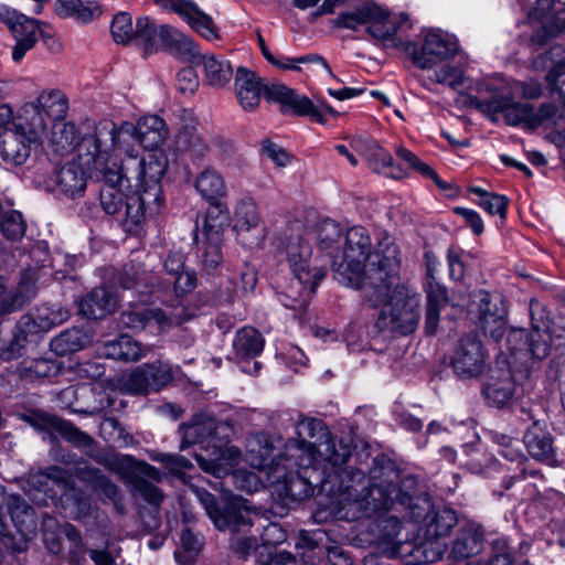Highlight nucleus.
<instances>
[{"label":"nucleus","instance_id":"dca6fc26","mask_svg":"<svg viewBox=\"0 0 565 565\" xmlns=\"http://www.w3.org/2000/svg\"><path fill=\"white\" fill-rule=\"evenodd\" d=\"M320 465L302 468L295 463V459L284 466L274 468V477L268 481L280 487L284 494L291 500L300 501L311 497L315 492L312 473Z\"/></svg>","mask_w":565,"mask_h":565},{"label":"nucleus","instance_id":"9d476101","mask_svg":"<svg viewBox=\"0 0 565 565\" xmlns=\"http://www.w3.org/2000/svg\"><path fill=\"white\" fill-rule=\"evenodd\" d=\"M70 318V311L61 305H42L23 315L15 326L13 340L8 347V355L15 359L22 355L28 338L47 332L64 323Z\"/></svg>","mask_w":565,"mask_h":565},{"label":"nucleus","instance_id":"5701e85b","mask_svg":"<svg viewBox=\"0 0 565 565\" xmlns=\"http://www.w3.org/2000/svg\"><path fill=\"white\" fill-rule=\"evenodd\" d=\"M478 307V327L484 337L499 342L507 332V310L493 303L488 292L480 294Z\"/></svg>","mask_w":565,"mask_h":565},{"label":"nucleus","instance_id":"393cba45","mask_svg":"<svg viewBox=\"0 0 565 565\" xmlns=\"http://www.w3.org/2000/svg\"><path fill=\"white\" fill-rule=\"evenodd\" d=\"M194 188L200 196L212 206L207 216L213 215L214 211L217 214H227L225 205L221 203V199L226 194V185L216 170L207 168L199 173L194 181Z\"/></svg>","mask_w":565,"mask_h":565},{"label":"nucleus","instance_id":"e2e57ef3","mask_svg":"<svg viewBox=\"0 0 565 565\" xmlns=\"http://www.w3.org/2000/svg\"><path fill=\"white\" fill-rule=\"evenodd\" d=\"M186 23L201 36L204 39L212 41L218 38L217 29L212 20V18L205 14L202 10L198 12V14L191 17Z\"/></svg>","mask_w":565,"mask_h":565},{"label":"nucleus","instance_id":"c85d7f7f","mask_svg":"<svg viewBox=\"0 0 565 565\" xmlns=\"http://www.w3.org/2000/svg\"><path fill=\"white\" fill-rule=\"evenodd\" d=\"M483 530L481 525L468 522L461 525L452 543L450 556L455 561H463L479 554L483 548Z\"/></svg>","mask_w":565,"mask_h":565},{"label":"nucleus","instance_id":"a18cd8bd","mask_svg":"<svg viewBox=\"0 0 565 565\" xmlns=\"http://www.w3.org/2000/svg\"><path fill=\"white\" fill-rule=\"evenodd\" d=\"M180 430L182 433L181 449L199 444L207 443L206 448H210L211 441V417L202 420H194L188 425H181ZM209 451V449H206Z\"/></svg>","mask_w":565,"mask_h":565},{"label":"nucleus","instance_id":"7c9ffc66","mask_svg":"<svg viewBox=\"0 0 565 565\" xmlns=\"http://www.w3.org/2000/svg\"><path fill=\"white\" fill-rule=\"evenodd\" d=\"M98 350L99 353L107 359L122 362H137L146 356L149 348L142 347L141 343L130 335L120 334L113 340L104 341Z\"/></svg>","mask_w":565,"mask_h":565},{"label":"nucleus","instance_id":"de8ad7c7","mask_svg":"<svg viewBox=\"0 0 565 565\" xmlns=\"http://www.w3.org/2000/svg\"><path fill=\"white\" fill-rule=\"evenodd\" d=\"M36 278L32 270H25L21 274L15 290L10 291V296L14 300V311L29 303L36 294Z\"/></svg>","mask_w":565,"mask_h":565},{"label":"nucleus","instance_id":"8fccbe9b","mask_svg":"<svg viewBox=\"0 0 565 565\" xmlns=\"http://www.w3.org/2000/svg\"><path fill=\"white\" fill-rule=\"evenodd\" d=\"M457 524V515L451 509H443L435 513L431 521L427 524V535L430 539L438 540L447 536L451 529Z\"/></svg>","mask_w":565,"mask_h":565},{"label":"nucleus","instance_id":"2f4dec72","mask_svg":"<svg viewBox=\"0 0 565 565\" xmlns=\"http://www.w3.org/2000/svg\"><path fill=\"white\" fill-rule=\"evenodd\" d=\"M161 201L153 202V196L145 192H134L125 198L124 225L128 232L136 231L146 217L147 211L150 214L158 213Z\"/></svg>","mask_w":565,"mask_h":565},{"label":"nucleus","instance_id":"4be33fe9","mask_svg":"<svg viewBox=\"0 0 565 565\" xmlns=\"http://www.w3.org/2000/svg\"><path fill=\"white\" fill-rule=\"evenodd\" d=\"M23 106L34 108V113L43 121V135L46 136L51 122L66 118L68 98L61 89H47L43 90L35 102L26 103Z\"/></svg>","mask_w":565,"mask_h":565},{"label":"nucleus","instance_id":"58836bf2","mask_svg":"<svg viewBox=\"0 0 565 565\" xmlns=\"http://www.w3.org/2000/svg\"><path fill=\"white\" fill-rule=\"evenodd\" d=\"M366 32L375 40L391 41L394 39L399 23L392 20L390 13L375 3H371Z\"/></svg>","mask_w":565,"mask_h":565},{"label":"nucleus","instance_id":"f257e3e1","mask_svg":"<svg viewBox=\"0 0 565 565\" xmlns=\"http://www.w3.org/2000/svg\"><path fill=\"white\" fill-rule=\"evenodd\" d=\"M399 267V249L392 237L385 236L372 253L371 237L363 226L347 231L341 259L332 262L334 278L344 286L361 289L373 308L387 298Z\"/></svg>","mask_w":565,"mask_h":565},{"label":"nucleus","instance_id":"a211bd4d","mask_svg":"<svg viewBox=\"0 0 565 565\" xmlns=\"http://www.w3.org/2000/svg\"><path fill=\"white\" fill-rule=\"evenodd\" d=\"M471 104L493 121H497L498 114H502L508 125L525 124L531 127V104L512 102L510 97L499 93L493 94L488 99L475 98Z\"/></svg>","mask_w":565,"mask_h":565},{"label":"nucleus","instance_id":"cd10ccee","mask_svg":"<svg viewBox=\"0 0 565 565\" xmlns=\"http://www.w3.org/2000/svg\"><path fill=\"white\" fill-rule=\"evenodd\" d=\"M81 162L72 160L61 167L54 174L53 181L56 190L68 198L82 195L86 189V173L84 159Z\"/></svg>","mask_w":565,"mask_h":565},{"label":"nucleus","instance_id":"4d7b16f0","mask_svg":"<svg viewBox=\"0 0 565 565\" xmlns=\"http://www.w3.org/2000/svg\"><path fill=\"white\" fill-rule=\"evenodd\" d=\"M396 156L404 162L408 163L411 168L418 171L422 175L433 179L439 188L444 190L447 189L446 183L439 179L438 174L428 164L420 161L419 158L408 149L403 147L397 148Z\"/></svg>","mask_w":565,"mask_h":565},{"label":"nucleus","instance_id":"bb28decb","mask_svg":"<svg viewBox=\"0 0 565 565\" xmlns=\"http://www.w3.org/2000/svg\"><path fill=\"white\" fill-rule=\"evenodd\" d=\"M158 32L157 51L164 50L186 61L199 55L194 41L178 29L161 24Z\"/></svg>","mask_w":565,"mask_h":565},{"label":"nucleus","instance_id":"a878e982","mask_svg":"<svg viewBox=\"0 0 565 565\" xmlns=\"http://www.w3.org/2000/svg\"><path fill=\"white\" fill-rule=\"evenodd\" d=\"M115 281L124 289H136L141 294H151L158 286L157 275L145 264L135 260L124 265Z\"/></svg>","mask_w":565,"mask_h":565},{"label":"nucleus","instance_id":"3c124183","mask_svg":"<svg viewBox=\"0 0 565 565\" xmlns=\"http://www.w3.org/2000/svg\"><path fill=\"white\" fill-rule=\"evenodd\" d=\"M0 230L8 241H20L26 231V224L21 212L14 210L6 212L0 221Z\"/></svg>","mask_w":565,"mask_h":565},{"label":"nucleus","instance_id":"7ed1b4c3","mask_svg":"<svg viewBox=\"0 0 565 565\" xmlns=\"http://www.w3.org/2000/svg\"><path fill=\"white\" fill-rule=\"evenodd\" d=\"M262 93L268 102L279 103L285 114L309 116L311 120L320 124L326 122L327 114L337 115L334 109L324 103L315 105L307 96L299 95L280 83L265 85L256 73L238 67L235 75V94L242 108L246 111L255 110L260 103Z\"/></svg>","mask_w":565,"mask_h":565},{"label":"nucleus","instance_id":"c756f323","mask_svg":"<svg viewBox=\"0 0 565 565\" xmlns=\"http://www.w3.org/2000/svg\"><path fill=\"white\" fill-rule=\"evenodd\" d=\"M361 156L367 161L370 168L392 179H402L406 171L394 163L393 157L375 141H365L359 147Z\"/></svg>","mask_w":565,"mask_h":565},{"label":"nucleus","instance_id":"864d4df0","mask_svg":"<svg viewBox=\"0 0 565 565\" xmlns=\"http://www.w3.org/2000/svg\"><path fill=\"white\" fill-rule=\"evenodd\" d=\"M111 34L116 43H132L135 36V24L131 15L127 12H119L111 22Z\"/></svg>","mask_w":565,"mask_h":565},{"label":"nucleus","instance_id":"338daca9","mask_svg":"<svg viewBox=\"0 0 565 565\" xmlns=\"http://www.w3.org/2000/svg\"><path fill=\"white\" fill-rule=\"evenodd\" d=\"M509 200L507 196L497 194L494 192L486 195L484 199H479L478 204L486 212L491 215L498 214L501 218H504L507 215Z\"/></svg>","mask_w":565,"mask_h":565},{"label":"nucleus","instance_id":"1a4fd4ad","mask_svg":"<svg viewBox=\"0 0 565 565\" xmlns=\"http://www.w3.org/2000/svg\"><path fill=\"white\" fill-rule=\"evenodd\" d=\"M387 298L381 303L386 306L381 310L376 327L381 331L396 332L402 335L412 334L418 328L420 320V296L411 290L406 284H396Z\"/></svg>","mask_w":565,"mask_h":565},{"label":"nucleus","instance_id":"aec40b11","mask_svg":"<svg viewBox=\"0 0 565 565\" xmlns=\"http://www.w3.org/2000/svg\"><path fill=\"white\" fill-rule=\"evenodd\" d=\"M174 379L170 364L157 360L136 367L127 379L128 388L135 394L146 395L149 392H158L170 384Z\"/></svg>","mask_w":565,"mask_h":565},{"label":"nucleus","instance_id":"6ab92c4d","mask_svg":"<svg viewBox=\"0 0 565 565\" xmlns=\"http://www.w3.org/2000/svg\"><path fill=\"white\" fill-rule=\"evenodd\" d=\"M246 448V461L253 468L265 472L268 481L274 477V468L284 466L288 461L285 456V450L278 455H274L277 448L276 440L265 433L252 435L247 439Z\"/></svg>","mask_w":565,"mask_h":565},{"label":"nucleus","instance_id":"f704fd0d","mask_svg":"<svg viewBox=\"0 0 565 565\" xmlns=\"http://www.w3.org/2000/svg\"><path fill=\"white\" fill-rule=\"evenodd\" d=\"M523 443L532 458L545 463L555 461L553 437L537 423H533L523 436Z\"/></svg>","mask_w":565,"mask_h":565},{"label":"nucleus","instance_id":"774afa93","mask_svg":"<svg viewBox=\"0 0 565 565\" xmlns=\"http://www.w3.org/2000/svg\"><path fill=\"white\" fill-rule=\"evenodd\" d=\"M88 473L90 475L89 480L94 489L103 493L107 499L115 501L119 492L118 487L99 470H89Z\"/></svg>","mask_w":565,"mask_h":565},{"label":"nucleus","instance_id":"37998d69","mask_svg":"<svg viewBox=\"0 0 565 565\" xmlns=\"http://www.w3.org/2000/svg\"><path fill=\"white\" fill-rule=\"evenodd\" d=\"M203 66L207 83L213 87H224L233 76V67L227 60L215 55L203 56Z\"/></svg>","mask_w":565,"mask_h":565},{"label":"nucleus","instance_id":"412c9836","mask_svg":"<svg viewBox=\"0 0 565 565\" xmlns=\"http://www.w3.org/2000/svg\"><path fill=\"white\" fill-rule=\"evenodd\" d=\"M237 239L247 248H255L266 237L265 226L259 217L257 206L252 201L241 202L235 210Z\"/></svg>","mask_w":565,"mask_h":565},{"label":"nucleus","instance_id":"6e6552de","mask_svg":"<svg viewBox=\"0 0 565 565\" xmlns=\"http://www.w3.org/2000/svg\"><path fill=\"white\" fill-rule=\"evenodd\" d=\"M32 106H22L12 129L0 131V156L12 166L25 163L34 146L43 138V121Z\"/></svg>","mask_w":565,"mask_h":565},{"label":"nucleus","instance_id":"680f3d73","mask_svg":"<svg viewBox=\"0 0 565 565\" xmlns=\"http://www.w3.org/2000/svg\"><path fill=\"white\" fill-rule=\"evenodd\" d=\"M492 440L500 447L499 454L509 461H521L524 458L519 440L501 434L492 433Z\"/></svg>","mask_w":565,"mask_h":565},{"label":"nucleus","instance_id":"f8f14e48","mask_svg":"<svg viewBox=\"0 0 565 565\" xmlns=\"http://www.w3.org/2000/svg\"><path fill=\"white\" fill-rule=\"evenodd\" d=\"M541 309V303L536 300L530 302V316L532 318V330L527 331L523 328H512L507 337V344L513 355L524 353L535 360L545 359L551 352V335L546 330H542L536 323L543 320L541 315L535 318L536 311Z\"/></svg>","mask_w":565,"mask_h":565},{"label":"nucleus","instance_id":"0eeeda50","mask_svg":"<svg viewBox=\"0 0 565 565\" xmlns=\"http://www.w3.org/2000/svg\"><path fill=\"white\" fill-rule=\"evenodd\" d=\"M111 161L115 170L110 173V181H135L140 191L153 196V202L162 201L161 179L168 168V159L162 152L140 154L139 150L131 148L126 149L120 161L113 157Z\"/></svg>","mask_w":565,"mask_h":565},{"label":"nucleus","instance_id":"603ef678","mask_svg":"<svg viewBox=\"0 0 565 565\" xmlns=\"http://www.w3.org/2000/svg\"><path fill=\"white\" fill-rule=\"evenodd\" d=\"M221 478H225L226 484H232L237 490L244 491L246 493L256 492L262 487V481L258 479V477L255 473L244 469L230 472V467L227 466L226 473Z\"/></svg>","mask_w":565,"mask_h":565},{"label":"nucleus","instance_id":"473e14b6","mask_svg":"<svg viewBox=\"0 0 565 565\" xmlns=\"http://www.w3.org/2000/svg\"><path fill=\"white\" fill-rule=\"evenodd\" d=\"M117 307L116 295L106 287H96L79 301V311L88 319H103Z\"/></svg>","mask_w":565,"mask_h":565},{"label":"nucleus","instance_id":"49530a36","mask_svg":"<svg viewBox=\"0 0 565 565\" xmlns=\"http://www.w3.org/2000/svg\"><path fill=\"white\" fill-rule=\"evenodd\" d=\"M181 551L174 553L175 559L181 565H191L202 548L201 539L190 529H183L180 536Z\"/></svg>","mask_w":565,"mask_h":565},{"label":"nucleus","instance_id":"13d9d810","mask_svg":"<svg viewBox=\"0 0 565 565\" xmlns=\"http://www.w3.org/2000/svg\"><path fill=\"white\" fill-rule=\"evenodd\" d=\"M396 156L404 162L408 163L411 168L418 171L422 175L433 179L439 188L444 190L447 189L446 183L439 179L438 174L428 164L420 161L419 158L408 149L403 147L397 148Z\"/></svg>","mask_w":565,"mask_h":565},{"label":"nucleus","instance_id":"39448f33","mask_svg":"<svg viewBox=\"0 0 565 565\" xmlns=\"http://www.w3.org/2000/svg\"><path fill=\"white\" fill-rule=\"evenodd\" d=\"M168 129L164 120L156 115L140 118L137 125L125 121L119 127L111 120H102L94 127V135L87 136L82 142L84 150L97 147L111 151L129 149L130 141H137L145 149L159 148L166 140Z\"/></svg>","mask_w":565,"mask_h":565},{"label":"nucleus","instance_id":"f3484780","mask_svg":"<svg viewBox=\"0 0 565 565\" xmlns=\"http://www.w3.org/2000/svg\"><path fill=\"white\" fill-rule=\"evenodd\" d=\"M0 19L8 25L17 41L12 51V58L14 62H20L38 42L40 21L10 8L0 10Z\"/></svg>","mask_w":565,"mask_h":565},{"label":"nucleus","instance_id":"6e6d98bb","mask_svg":"<svg viewBox=\"0 0 565 565\" xmlns=\"http://www.w3.org/2000/svg\"><path fill=\"white\" fill-rule=\"evenodd\" d=\"M482 392L490 404L501 407L513 396V384L509 379L500 383H488Z\"/></svg>","mask_w":565,"mask_h":565},{"label":"nucleus","instance_id":"72a5a7b5","mask_svg":"<svg viewBox=\"0 0 565 565\" xmlns=\"http://www.w3.org/2000/svg\"><path fill=\"white\" fill-rule=\"evenodd\" d=\"M140 470L143 476H131L130 484L135 495H140L146 502L153 507H159L164 494L152 481H160L161 473L153 466L141 462Z\"/></svg>","mask_w":565,"mask_h":565},{"label":"nucleus","instance_id":"f03ea898","mask_svg":"<svg viewBox=\"0 0 565 565\" xmlns=\"http://www.w3.org/2000/svg\"><path fill=\"white\" fill-rule=\"evenodd\" d=\"M397 480L398 471L393 461L385 456H377L373 459L369 479L359 469L342 470L339 467L328 475L324 483L339 482L337 491L342 497L340 502L355 508L353 518L358 519L370 516L373 512L387 511L395 502L411 507V495L397 489Z\"/></svg>","mask_w":565,"mask_h":565},{"label":"nucleus","instance_id":"423d86ee","mask_svg":"<svg viewBox=\"0 0 565 565\" xmlns=\"http://www.w3.org/2000/svg\"><path fill=\"white\" fill-rule=\"evenodd\" d=\"M311 254V246L302 236L288 237L286 255L294 278L279 294V300L286 308L306 311L319 282L326 276L322 268L310 264Z\"/></svg>","mask_w":565,"mask_h":565},{"label":"nucleus","instance_id":"0e129e2a","mask_svg":"<svg viewBox=\"0 0 565 565\" xmlns=\"http://www.w3.org/2000/svg\"><path fill=\"white\" fill-rule=\"evenodd\" d=\"M546 81L548 82L552 93H557L559 99L565 102V63L557 61L553 67L546 74Z\"/></svg>","mask_w":565,"mask_h":565},{"label":"nucleus","instance_id":"69168bd1","mask_svg":"<svg viewBox=\"0 0 565 565\" xmlns=\"http://www.w3.org/2000/svg\"><path fill=\"white\" fill-rule=\"evenodd\" d=\"M431 79L438 84L456 88L462 85L463 74L458 67L444 65L439 70L435 71Z\"/></svg>","mask_w":565,"mask_h":565},{"label":"nucleus","instance_id":"b1692460","mask_svg":"<svg viewBox=\"0 0 565 565\" xmlns=\"http://www.w3.org/2000/svg\"><path fill=\"white\" fill-rule=\"evenodd\" d=\"M31 425L41 430H53L58 433L65 440L78 448H90L94 439L77 428L73 423L62 419L55 415H38L30 420Z\"/></svg>","mask_w":565,"mask_h":565},{"label":"nucleus","instance_id":"4c0bfd02","mask_svg":"<svg viewBox=\"0 0 565 565\" xmlns=\"http://www.w3.org/2000/svg\"><path fill=\"white\" fill-rule=\"evenodd\" d=\"M7 508L11 521L22 535L32 533L36 527L34 509L19 494L7 498Z\"/></svg>","mask_w":565,"mask_h":565},{"label":"nucleus","instance_id":"5fc2aeb1","mask_svg":"<svg viewBox=\"0 0 565 565\" xmlns=\"http://www.w3.org/2000/svg\"><path fill=\"white\" fill-rule=\"evenodd\" d=\"M342 231L340 225L333 220H322L317 226V242L321 250H330L338 243Z\"/></svg>","mask_w":565,"mask_h":565},{"label":"nucleus","instance_id":"4468645a","mask_svg":"<svg viewBox=\"0 0 565 565\" xmlns=\"http://www.w3.org/2000/svg\"><path fill=\"white\" fill-rule=\"evenodd\" d=\"M488 359L481 339L475 333H468L458 340L450 364L459 379H477L486 371Z\"/></svg>","mask_w":565,"mask_h":565},{"label":"nucleus","instance_id":"ea45409f","mask_svg":"<svg viewBox=\"0 0 565 565\" xmlns=\"http://www.w3.org/2000/svg\"><path fill=\"white\" fill-rule=\"evenodd\" d=\"M263 335L252 327H244L238 330L233 340V350L236 358L241 360L255 359L264 349Z\"/></svg>","mask_w":565,"mask_h":565},{"label":"nucleus","instance_id":"9b49d317","mask_svg":"<svg viewBox=\"0 0 565 565\" xmlns=\"http://www.w3.org/2000/svg\"><path fill=\"white\" fill-rule=\"evenodd\" d=\"M79 153L87 169L104 180L99 191V202L105 213L114 215L121 212L126 195L117 186L121 181H110V173L115 170L111 156L97 147L88 151L84 150L82 145Z\"/></svg>","mask_w":565,"mask_h":565},{"label":"nucleus","instance_id":"c9c22d12","mask_svg":"<svg viewBox=\"0 0 565 565\" xmlns=\"http://www.w3.org/2000/svg\"><path fill=\"white\" fill-rule=\"evenodd\" d=\"M213 523L222 531L230 530L233 532H242L253 525L249 511L241 500H233L223 504L214 516Z\"/></svg>","mask_w":565,"mask_h":565},{"label":"nucleus","instance_id":"ddd939ff","mask_svg":"<svg viewBox=\"0 0 565 565\" xmlns=\"http://www.w3.org/2000/svg\"><path fill=\"white\" fill-rule=\"evenodd\" d=\"M234 435L235 429L231 422L211 418L210 448L213 450L207 454V457L195 455V460L203 471L214 477H222L226 473L227 455L237 452L236 448L228 447Z\"/></svg>","mask_w":565,"mask_h":565},{"label":"nucleus","instance_id":"09e8293b","mask_svg":"<svg viewBox=\"0 0 565 565\" xmlns=\"http://www.w3.org/2000/svg\"><path fill=\"white\" fill-rule=\"evenodd\" d=\"M201 263L206 270H213L223 262L221 250V236L217 231H210L206 234V242L201 253Z\"/></svg>","mask_w":565,"mask_h":565},{"label":"nucleus","instance_id":"a19ab883","mask_svg":"<svg viewBox=\"0 0 565 565\" xmlns=\"http://www.w3.org/2000/svg\"><path fill=\"white\" fill-rule=\"evenodd\" d=\"M177 138L179 148L186 151L195 163H200L210 150L209 145L193 124L183 125Z\"/></svg>","mask_w":565,"mask_h":565},{"label":"nucleus","instance_id":"2eb2a0df","mask_svg":"<svg viewBox=\"0 0 565 565\" xmlns=\"http://www.w3.org/2000/svg\"><path fill=\"white\" fill-rule=\"evenodd\" d=\"M413 63L419 68L427 70L437 63L450 58L458 51L457 40L441 31H429L425 34L420 47L415 43H408L406 47Z\"/></svg>","mask_w":565,"mask_h":565},{"label":"nucleus","instance_id":"bf43d9fd","mask_svg":"<svg viewBox=\"0 0 565 565\" xmlns=\"http://www.w3.org/2000/svg\"><path fill=\"white\" fill-rule=\"evenodd\" d=\"M370 10L371 4H365L352 12H342L334 20V25L356 31L360 25H367L370 14H372Z\"/></svg>","mask_w":565,"mask_h":565},{"label":"nucleus","instance_id":"79ce46f5","mask_svg":"<svg viewBox=\"0 0 565 565\" xmlns=\"http://www.w3.org/2000/svg\"><path fill=\"white\" fill-rule=\"evenodd\" d=\"M89 343V337L81 329L72 328L63 331L51 342L52 350L57 355H67L84 349Z\"/></svg>","mask_w":565,"mask_h":565},{"label":"nucleus","instance_id":"e433bc0d","mask_svg":"<svg viewBox=\"0 0 565 565\" xmlns=\"http://www.w3.org/2000/svg\"><path fill=\"white\" fill-rule=\"evenodd\" d=\"M52 126L51 132L46 134L50 142L55 147V150L65 153L77 147V156L81 158L79 146L84 138L92 134L85 135L81 140L78 139V131L75 124L65 121V119H57L50 124Z\"/></svg>","mask_w":565,"mask_h":565},{"label":"nucleus","instance_id":"052dcab7","mask_svg":"<svg viewBox=\"0 0 565 565\" xmlns=\"http://www.w3.org/2000/svg\"><path fill=\"white\" fill-rule=\"evenodd\" d=\"M263 546L256 550V553L262 551L266 556L268 553L274 554L270 547H275L278 544L284 543L287 540V532L278 523H268L263 526L260 534Z\"/></svg>","mask_w":565,"mask_h":565},{"label":"nucleus","instance_id":"c03bdc74","mask_svg":"<svg viewBox=\"0 0 565 565\" xmlns=\"http://www.w3.org/2000/svg\"><path fill=\"white\" fill-rule=\"evenodd\" d=\"M159 25L148 17H139L135 22V36L132 43L141 47L145 54L157 52Z\"/></svg>","mask_w":565,"mask_h":565},{"label":"nucleus","instance_id":"20e7f679","mask_svg":"<svg viewBox=\"0 0 565 565\" xmlns=\"http://www.w3.org/2000/svg\"><path fill=\"white\" fill-rule=\"evenodd\" d=\"M297 438L289 439L285 445L288 461L302 468L329 463L334 471L350 457V447L332 438L324 423L317 418H305L297 424Z\"/></svg>","mask_w":565,"mask_h":565}]
</instances>
